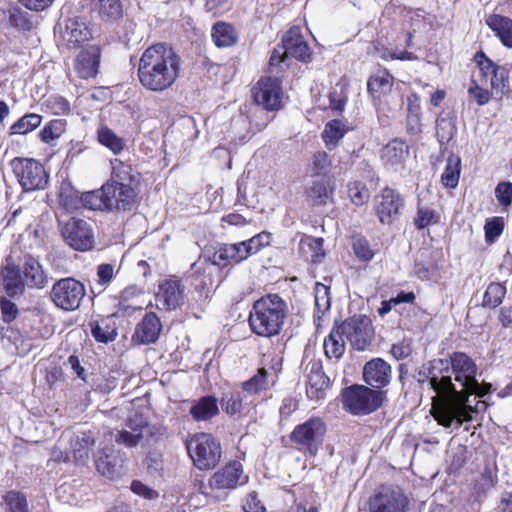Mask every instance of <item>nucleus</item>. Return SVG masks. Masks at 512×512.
Returning <instances> with one entry per match:
<instances>
[{
  "label": "nucleus",
  "instance_id": "obj_1",
  "mask_svg": "<svg viewBox=\"0 0 512 512\" xmlns=\"http://www.w3.org/2000/svg\"><path fill=\"white\" fill-rule=\"evenodd\" d=\"M477 366L465 353L455 352L449 359H436L428 368L429 386L436 392L433 400V417L439 425L459 428L473 421L476 409L469 404L475 394L483 397L476 380Z\"/></svg>",
  "mask_w": 512,
  "mask_h": 512
},
{
  "label": "nucleus",
  "instance_id": "obj_2",
  "mask_svg": "<svg viewBox=\"0 0 512 512\" xmlns=\"http://www.w3.org/2000/svg\"><path fill=\"white\" fill-rule=\"evenodd\" d=\"M181 70V58L167 43L149 46L142 53L137 68V77L151 92H163L174 85Z\"/></svg>",
  "mask_w": 512,
  "mask_h": 512
},
{
  "label": "nucleus",
  "instance_id": "obj_3",
  "mask_svg": "<svg viewBox=\"0 0 512 512\" xmlns=\"http://www.w3.org/2000/svg\"><path fill=\"white\" fill-rule=\"evenodd\" d=\"M288 313L286 302L277 294H268L254 302L249 314L251 330L262 337L277 335Z\"/></svg>",
  "mask_w": 512,
  "mask_h": 512
},
{
  "label": "nucleus",
  "instance_id": "obj_4",
  "mask_svg": "<svg viewBox=\"0 0 512 512\" xmlns=\"http://www.w3.org/2000/svg\"><path fill=\"white\" fill-rule=\"evenodd\" d=\"M186 448L194 466L210 470L220 462L222 449L217 438L208 433H196L186 441Z\"/></svg>",
  "mask_w": 512,
  "mask_h": 512
},
{
  "label": "nucleus",
  "instance_id": "obj_5",
  "mask_svg": "<svg viewBox=\"0 0 512 512\" xmlns=\"http://www.w3.org/2000/svg\"><path fill=\"white\" fill-rule=\"evenodd\" d=\"M294 57L306 62L310 59L311 49L301 35L298 26L291 27L282 38V45L276 47L269 59L270 73H279L283 70V64L288 57Z\"/></svg>",
  "mask_w": 512,
  "mask_h": 512
},
{
  "label": "nucleus",
  "instance_id": "obj_6",
  "mask_svg": "<svg viewBox=\"0 0 512 512\" xmlns=\"http://www.w3.org/2000/svg\"><path fill=\"white\" fill-rule=\"evenodd\" d=\"M326 430V424L322 418L312 417L295 426L290 434V440L298 450L315 456L323 444Z\"/></svg>",
  "mask_w": 512,
  "mask_h": 512
},
{
  "label": "nucleus",
  "instance_id": "obj_7",
  "mask_svg": "<svg viewBox=\"0 0 512 512\" xmlns=\"http://www.w3.org/2000/svg\"><path fill=\"white\" fill-rule=\"evenodd\" d=\"M382 396L381 391L363 385H353L343 390V408L353 415H366L381 406Z\"/></svg>",
  "mask_w": 512,
  "mask_h": 512
},
{
  "label": "nucleus",
  "instance_id": "obj_8",
  "mask_svg": "<svg viewBox=\"0 0 512 512\" xmlns=\"http://www.w3.org/2000/svg\"><path fill=\"white\" fill-rule=\"evenodd\" d=\"M86 295L83 283L72 277L56 281L50 292L53 304L63 311L77 310Z\"/></svg>",
  "mask_w": 512,
  "mask_h": 512
},
{
  "label": "nucleus",
  "instance_id": "obj_9",
  "mask_svg": "<svg viewBox=\"0 0 512 512\" xmlns=\"http://www.w3.org/2000/svg\"><path fill=\"white\" fill-rule=\"evenodd\" d=\"M248 482L242 464L232 461L217 470L209 479V487L218 500H224L231 490Z\"/></svg>",
  "mask_w": 512,
  "mask_h": 512
},
{
  "label": "nucleus",
  "instance_id": "obj_10",
  "mask_svg": "<svg viewBox=\"0 0 512 512\" xmlns=\"http://www.w3.org/2000/svg\"><path fill=\"white\" fill-rule=\"evenodd\" d=\"M475 59L479 67L481 79L486 84H490L491 95L495 99H501L504 93L509 90L508 69L504 66L496 65L482 52L477 53Z\"/></svg>",
  "mask_w": 512,
  "mask_h": 512
},
{
  "label": "nucleus",
  "instance_id": "obj_11",
  "mask_svg": "<svg viewBox=\"0 0 512 512\" xmlns=\"http://www.w3.org/2000/svg\"><path fill=\"white\" fill-rule=\"evenodd\" d=\"M14 172L25 191L42 190L48 184V174L42 164L34 159L15 161Z\"/></svg>",
  "mask_w": 512,
  "mask_h": 512
},
{
  "label": "nucleus",
  "instance_id": "obj_12",
  "mask_svg": "<svg viewBox=\"0 0 512 512\" xmlns=\"http://www.w3.org/2000/svg\"><path fill=\"white\" fill-rule=\"evenodd\" d=\"M408 499L398 486H382L369 499L370 512H406Z\"/></svg>",
  "mask_w": 512,
  "mask_h": 512
},
{
  "label": "nucleus",
  "instance_id": "obj_13",
  "mask_svg": "<svg viewBox=\"0 0 512 512\" xmlns=\"http://www.w3.org/2000/svg\"><path fill=\"white\" fill-rule=\"evenodd\" d=\"M337 326L356 350H365L372 341L373 328L369 318L365 316H353Z\"/></svg>",
  "mask_w": 512,
  "mask_h": 512
},
{
  "label": "nucleus",
  "instance_id": "obj_14",
  "mask_svg": "<svg viewBox=\"0 0 512 512\" xmlns=\"http://www.w3.org/2000/svg\"><path fill=\"white\" fill-rule=\"evenodd\" d=\"M60 231L64 241L75 250L87 251L93 247V230L85 220L70 218L61 224Z\"/></svg>",
  "mask_w": 512,
  "mask_h": 512
},
{
  "label": "nucleus",
  "instance_id": "obj_15",
  "mask_svg": "<svg viewBox=\"0 0 512 512\" xmlns=\"http://www.w3.org/2000/svg\"><path fill=\"white\" fill-rule=\"evenodd\" d=\"M403 207V198L394 189L388 187L382 189L374 200V209L382 224L390 225L395 222Z\"/></svg>",
  "mask_w": 512,
  "mask_h": 512
},
{
  "label": "nucleus",
  "instance_id": "obj_16",
  "mask_svg": "<svg viewBox=\"0 0 512 512\" xmlns=\"http://www.w3.org/2000/svg\"><path fill=\"white\" fill-rule=\"evenodd\" d=\"M151 435L147 421L141 415L135 414L127 419L124 427L117 431L114 438L116 443L132 448L147 441Z\"/></svg>",
  "mask_w": 512,
  "mask_h": 512
},
{
  "label": "nucleus",
  "instance_id": "obj_17",
  "mask_svg": "<svg viewBox=\"0 0 512 512\" xmlns=\"http://www.w3.org/2000/svg\"><path fill=\"white\" fill-rule=\"evenodd\" d=\"M185 300V286L177 278L161 281L155 296L158 309L170 311L180 307Z\"/></svg>",
  "mask_w": 512,
  "mask_h": 512
},
{
  "label": "nucleus",
  "instance_id": "obj_18",
  "mask_svg": "<svg viewBox=\"0 0 512 512\" xmlns=\"http://www.w3.org/2000/svg\"><path fill=\"white\" fill-rule=\"evenodd\" d=\"M282 90L276 77H266L258 81L254 88V99L267 110H278L282 102Z\"/></svg>",
  "mask_w": 512,
  "mask_h": 512
},
{
  "label": "nucleus",
  "instance_id": "obj_19",
  "mask_svg": "<svg viewBox=\"0 0 512 512\" xmlns=\"http://www.w3.org/2000/svg\"><path fill=\"white\" fill-rule=\"evenodd\" d=\"M207 253L211 263L221 267L232 263H240L250 256L244 241L234 244H222L215 248L212 253L210 251H207Z\"/></svg>",
  "mask_w": 512,
  "mask_h": 512
},
{
  "label": "nucleus",
  "instance_id": "obj_20",
  "mask_svg": "<svg viewBox=\"0 0 512 512\" xmlns=\"http://www.w3.org/2000/svg\"><path fill=\"white\" fill-rule=\"evenodd\" d=\"M307 384L306 393L311 400H320L325 397L330 380L323 372L319 361H311L305 368Z\"/></svg>",
  "mask_w": 512,
  "mask_h": 512
},
{
  "label": "nucleus",
  "instance_id": "obj_21",
  "mask_svg": "<svg viewBox=\"0 0 512 512\" xmlns=\"http://www.w3.org/2000/svg\"><path fill=\"white\" fill-rule=\"evenodd\" d=\"M91 38V29L85 21L78 18L68 19L60 35L62 44L69 49L77 48Z\"/></svg>",
  "mask_w": 512,
  "mask_h": 512
},
{
  "label": "nucleus",
  "instance_id": "obj_22",
  "mask_svg": "<svg viewBox=\"0 0 512 512\" xmlns=\"http://www.w3.org/2000/svg\"><path fill=\"white\" fill-rule=\"evenodd\" d=\"M100 55L99 46L89 45L76 56L74 70L83 79L95 77L98 73Z\"/></svg>",
  "mask_w": 512,
  "mask_h": 512
},
{
  "label": "nucleus",
  "instance_id": "obj_23",
  "mask_svg": "<svg viewBox=\"0 0 512 512\" xmlns=\"http://www.w3.org/2000/svg\"><path fill=\"white\" fill-rule=\"evenodd\" d=\"M106 187L110 188L108 198V210H128L135 202L136 194L128 183H118L110 181L106 183Z\"/></svg>",
  "mask_w": 512,
  "mask_h": 512
},
{
  "label": "nucleus",
  "instance_id": "obj_24",
  "mask_svg": "<svg viewBox=\"0 0 512 512\" xmlns=\"http://www.w3.org/2000/svg\"><path fill=\"white\" fill-rule=\"evenodd\" d=\"M365 382L371 387L382 388L391 379V366L380 358L367 362L363 368Z\"/></svg>",
  "mask_w": 512,
  "mask_h": 512
},
{
  "label": "nucleus",
  "instance_id": "obj_25",
  "mask_svg": "<svg viewBox=\"0 0 512 512\" xmlns=\"http://www.w3.org/2000/svg\"><path fill=\"white\" fill-rule=\"evenodd\" d=\"M162 325L153 312L147 313L137 324L132 339L140 344L154 343L161 332Z\"/></svg>",
  "mask_w": 512,
  "mask_h": 512
},
{
  "label": "nucleus",
  "instance_id": "obj_26",
  "mask_svg": "<svg viewBox=\"0 0 512 512\" xmlns=\"http://www.w3.org/2000/svg\"><path fill=\"white\" fill-rule=\"evenodd\" d=\"M0 285L10 297L21 295L25 289L20 269L14 264H7L0 271Z\"/></svg>",
  "mask_w": 512,
  "mask_h": 512
},
{
  "label": "nucleus",
  "instance_id": "obj_27",
  "mask_svg": "<svg viewBox=\"0 0 512 512\" xmlns=\"http://www.w3.org/2000/svg\"><path fill=\"white\" fill-rule=\"evenodd\" d=\"M485 23L505 47L512 48V19L500 14H489L485 17Z\"/></svg>",
  "mask_w": 512,
  "mask_h": 512
},
{
  "label": "nucleus",
  "instance_id": "obj_28",
  "mask_svg": "<svg viewBox=\"0 0 512 512\" xmlns=\"http://www.w3.org/2000/svg\"><path fill=\"white\" fill-rule=\"evenodd\" d=\"M334 192V183L330 177L324 176L316 180L306 189V200L312 205L326 204Z\"/></svg>",
  "mask_w": 512,
  "mask_h": 512
},
{
  "label": "nucleus",
  "instance_id": "obj_29",
  "mask_svg": "<svg viewBox=\"0 0 512 512\" xmlns=\"http://www.w3.org/2000/svg\"><path fill=\"white\" fill-rule=\"evenodd\" d=\"M95 465L97 471L109 479L113 480L121 475V468L117 465V459L111 447H105L95 454Z\"/></svg>",
  "mask_w": 512,
  "mask_h": 512
},
{
  "label": "nucleus",
  "instance_id": "obj_30",
  "mask_svg": "<svg viewBox=\"0 0 512 512\" xmlns=\"http://www.w3.org/2000/svg\"><path fill=\"white\" fill-rule=\"evenodd\" d=\"M22 273L25 284L33 288H44L48 283V277L41 264L33 257H27L23 264Z\"/></svg>",
  "mask_w": 512,
  "mask_h": 512
},
{
  "label": "nucleus",
  "instance_id": "obj_31",
  "mask_svg": "<svg viewBox=\"0 0 512 512\" xmlns=\"http://www.w3.org/2000/svg\"><path fill=\"white\" fill-rule=\"evenodd\" d=\"M58 203L66 212L72 213L82 208V195L70 182L63 181L58 191Z\"/></svg>",
  "mask_w": 512,
  "mask_h": 512
},
{
  "label": "nucleus",
  "instance_id": "obj_32",
  "mask_svg": "<svg viewBox=\"0 0 512 512\" xmlns=\"http://www.w3.org/2000/svg\"><path fill=\"white\" fill-rule=\"evenodd\" d=\"M219 412L217 400L212 396H205L195 402L190 408V414L196 421H207Z\"/></svg>",
  "mask_w": 512,
  "mask_h": 512
},
{
  "label": "nucleus",
  "instance_id": "obj_33",
  "mask_svg": "<svg viewBox=\"0 0 512 512\" xmlns=\"http://www.w3.org/2000/svg\"><path fill=\"white\" fill-rule=\"evenodd\" d=\"M344 335L336 325L324 339V352L329 359H340L345 352Z\"/></svg>",
  "mask_w": 512,
  "mask_h": 512
},
{
  "label": "nucleus",
  "instance_id": "obj_34",
  "mask_svg": "<svg viewBox=\"0 0 512 512\" xmlns=\"http://www.w3.org/2000/svg\"><path fill=\"white\" fill-rule=\"evenodd\" d=\"M95 440L90 432H78L71 439V451L76 461H83L88 458L91 447Z\"/></svg>",
  "mask_w": 512,
  "mask_h": 512
},
{
  "label": "nucleus",
  "instance_id": "obj_35",
  "mask_svg": "<svg viewBox=\"0 0 512 512\" xmlns=\"http://www.w3.org/2000/svg\"><path fill=\"white\" fill-rule=\"evenodd\" d=\"M91 334L97 342L109 343L116 339L118 332L110 319H101L90 323Z\"/></svg>",
  "mask_w": 512,
  "mask_h": 512
},
{
  "label": "nucleus",
  "instance_id": "obj_36",
  "mask_svg": "<svg viewBox=\"0 0 512 512\" xmlns=\"http://www.w3.org/2000/svg\"><path fill=\"white\" fill-rule=\"evenodd\" d=\"M393 85V76L387 72H380L368 80V91L374 100H379L381 96L391 91Z\"/></svg>",
  "mask_w": 512,
  "mask_h": 512
},
{
  "label": "nucleus",
  "instance_id": "obj_37",
  "mask_svg": "<svg viewBox=\"0 0 512 512\" xmlns=\"http://www.w3.org/2000/svg\"><path fill=\"white\" fill-rule=\"evenodd\" d=\"M348 131L344 122L338 119L329 121L322 132V138L328 149H333Z\"/></svg>",
  "mask_w": 512,
  "mask_h": 512
},
{
  "label": "nucleus",
  "instance_id": "obj_38",
  "mask_svg": "<svg viewBox=\"0 0 512 512\" xmlns=\"http://www.w3.org/2000/svg\"><path fill=\"white\" fill-rule=\"evenodd\" d=\"M95 8L102 20L116 21L123 16L121 0H94Z\"/></svg>",
  "mask_w": 512,
  "mask_h": 512
},
{
  "label": "nucleus",
  "instance_id": "obj_39",
  "mask_svg": "<svg viewBox=\"0 0 512 512\" xmlns=\"http://www.w3.org/2000/svg\"><path fill=\"white\" fill-rule=\"evenodd\" d=\"M110 188L104 184L100 189L82 194V207L91 210L108 209L107 194H110Z\"/></svg>",
  "mask_w": 512,
  "mask_h": 512
},
{
  "label": "nucleus",
  "instance_id": "obj_40",
  "mask_svg": "<svg viewBox=\"0 0 512 512\" xmlns=\"http://www.w3.org/2000/svg\"><path fill=\"white\" fill-rule=\"evenodd\" d=\"M268 385L269 373L265 368H260L254 376L242 383V393L248 398L265 391Z\"/></svg>",
  "mask_w": 512,
  "mask_h": 512
},
{
  "label": "nucleus",
  "instance_id": "obj_41",
  "mask_svg": "<svg viewBox=\"0 0 512 512\" xmlns=\"http://www.w3.org/2000/svg\"><path fill=\"white\" fill-rule=\"evenodd\" d=\"M407 153V146L404 142L393 140L383 148L382 159L386 164L396 166L404 161Z\"/></svg>",
  "mask_w": 512,
  "mask_h": 512
},
{
  "label": "nucleus",
  "instance_id": "obj_42",
  "mask_svg": "<svg viewBox=\"0 0 512 512\" xmlns=\"http://www.w3.org/2000/svg\"><path fill=\"white\" fill-rule=\"evenodd\" d=\"M456 119L451 115L440 116L436 120V135L441 145L449 143L456 135Z\"/></svg>",
  "mask_w": 512,
  "mask_h": 512
},
{
  "label": "nucleus",
  "instance_id": "obj_43",
  "mask_svg": "<svg viewBox=\"0 0 512 512\" xmlns=\"http://www.w3.org/2000/svg\"><path fill=\"white\" fill-rule=\"evenodd\" d=\"M461 160L457 155H450L447 158L446 167L441 175V182L448 188H455L460 177Z\"/></svg>",
  "mask_w": 512,
  "mask_h": 512
},
{
  "label": "nucleus",
  "instance_id": "obj_44",
  "mask_svg": "<svg viewBox=\"0 0 512 512\" xmlns=\"http://www.w3.org/2000/svg\"><path fill=\"white\" fill-rule=\"evenodd\" d=\"M316 316L320 319L331 307L330 287L324 283L317 282L314 288Z\"/></svg>",
  "mask_w": 512,
  "mask_h": 512
},
{
  "label": "nucleus",
  "instance_id": "obj_45",
  "mask_svg": "<svg viewBox=\"0 0 512 512\" xmlns=\"http://www.w3.org/2000/svg\"><path fill=\"white\" fill-rule=\"evenodd\" d=\"M97 138L100 144L110 149L114 154L120 153L125 147V141L105 125L99 127Z\"/></svg>",
  "mask_w": 512,
  "mask_h": 512
},
{
  "label": "nucleus",
  "instance_id": "obj_46",
  "mask_svg": "<svg viewBox=\"0 0 512 512\" xmlns=\"http://www.w3.org/2000/svg\"><path fill=\"white\" fill-rule=\"evenodd\" d=\"M212 38L218 47H229L236 42V34L231 25L216 23L212 29Z\"/></svg>",
  "mask_w": 512,
  "mask_h": 512
},
{
  "label": "nucleus",
  "instance_id": "obj_47",
  "mask_svg": "<svg viewBox=\"0 0 512 512\" xmlns=\"http://www.w3.org/2000/svg\"><path fill=\"white\" fill-rule=\"evenodd\" d=\"M67 123L64 119H55L46 124L40 132L41 140L50 145H54L66 131Z\"/></svg>",
  "mask_w": 512,
  "mask_h": 512
},
{
  "label": "nucleus",
  "instance_id": "obj_48",
  "mask_svg": "<svg viewBox=\"0 0 512 512\" xmlns=\"http://www.w3.org/2000/svg\"><path fill=\"white\" fill-rule=\"evenodd\" d=\"M42 117L38 114H26L10 127V134H27L40 126Z\"/></svg>",
  "mask_w": 512,
  "mask_h": 512
},
{
  "label": "nucleus",
  "instance_id": "obj_49",
  "mask_svg": "<svg viewBox=\"0 0 512 512\" xmlns=\"http://www.w3.org/2000/svg\"><path fill=\"white\" fill-rule=\"evenodd\" d=\"M9 23L18 30L30 31L33 23L30 13L19 6H11L8 10Z\"/></svg>",
  "mask_w": 512,
  "mask_h": 512
},
{
  "label": "nucleus",
  "instance_id": "obj_50",
  "mask_svg": "<svg viewBox=\"0 0 512 512\" xmlns=\"http://www.w3.org/2000/svg\"><path fill=\"white\" fill-rule=\"evenodd\" d=\"M112 165V181L118 183H132L135 181L136 176L130 164L124 163L119 159L111 161Z\"/></svg>",
  "mask_w": 512,
  "mask_h": 512
},
{
  "label": "nucleus",
  "instance_id": "obj_51",
  "mask_svg": "<svg viewBox=\"0 0 512 512\" xmlns=\"http://www.w3.org/2000/svg\"><path fill=\"white\" fill-rule=\"evenodd\" d=\"M506 295V288L500 283H490L484 293L483 303L484 307L496 308L498 307Z\"/></svg>",
  "mask_w": 512,
  "mask_h": 512
},
{
  "label": "nucleus",
  "instance_id": "obj_52",
  "mask_svg": "<svg viewBox=\"0 0 512 512\" xmlns=\"http://www.w3.org/2000/svg\"><path fill=\"white\" fill-rule=\"evenodd\" d=\"M244 402L246 404L248 403L246 395H242L239 392H232L223 396L221 406L226 413L234 415L242 410ZM251 402L252 401H249V403Z\"/></svg>",
  "mask_w": 512,
  "mask_h": 512
},
{
  "label": "nucleus",
  "instance_id": "obj_53",
  "mask_svg": "<svg viewBox=\"0 0 512 512\" xmlns=\"http://www.w3.org/2000/svg\"><path fill=\"white\" fill-rule=\"evenodd\" d=\"M348 196L353 204L362 206L368 202L370 192L365 183L353 181L348 184Z\"/></svg>",
  "mask_w": 512,
  "mask_h": 512
},
{
  "label": "nucleus",
  "instance_id": "obj_54",
  "mask_svg": "<svg viewBox=\"0 0 512 512\" xmlns=\"http://www.w3.org/2000/svg\"><path fill=\"white\" fill-rule=\"evenodd\" d=\"M487 84L482 80L473 79L469 88V95L475 100V102L479 106L486 105L491 98H494L491 95V90L489 91L485 86Z\"/></svg>",
  "mask_w": 512,
  "mask_h": 512
},
{
  "label": "nucleus",
  "instance_id": "obj_55",
  "mask_svg": "<svg viewBox=\"0 0 512 512\" xmlns=\"http://www.w3.org/2000/svg\"><path fill=\"white\" fill-rule=\"evenodd\" d=\"M7 512H28V503L24 494L17 491H9L4 496Z\"/></svg>",
  "mask_w": 512,
  "mask_h": 512
},
{
  "label": "nucleus",
  "instance_id": "obj_56",
  "mask_svg": "<svg viewBox=\"0 0 512 512\" xmlns=\"http://www.w3.org/2000/svg\"><path fill=\"white\" fill-rule=\"evenodd\" d=\"M495 197L504 209L510 207L512 205V182H499L495 188Z\"/></svg>",
  "mask_w": 512,
  "mask_h": 512
},
{
  "label": "nucleus",
  "instance_id": "obj_57",
  "mask_svg": "<svg viewBox=\"0 0 512 512\" xmlns=\"http://www.w3.org/2000/svg\"><path fill=\"white\" fill-rule=\"evenodd\" d=\"M47 109L55 115H64L69 112V102L60 95H51L45 100Z\"/></svg>",
  "mask_w": 512,
  "mask_h": 512
},
{
  "label": "nucleus",
  "instance_id": "obj_58",
  "mask_svg": "<svg viewBox=\"0 0 512 512\" xmlns=\"http://www.w3.org/2000/svg\"><path fill=\"white\" fill-rule=\"evenodd\" d=\"M484 229L486 242L492 243L502 234L504 229V221L500 217H494L486 222Z\"/></svg>",
  "mask_w": 512,
  "mask_h": 512
},
{
  "label": "nucleus",
  "instance_id": "obj_59",
  "mask_svg": "<svg viewBox=\"0 0 512 512\" xmlns=\"http://www.w3.org/2000/svg\"><path fill=\"white\" fill-rule=\"evenodd\" d=\"M353 251L358 259L362 261H369L373 258L374 252L370 248L368 241L363 237H356L353 239Z\"/></svg>",
  "mask_w": 512,
  "mask_h": 512
},
{
  "label": "nucleus",
  "instance_id": "obj_60",
  "mask_svg": "<svg viewBox=\"0 0 512 512\" xmlns=\"http://www.w3.org/2000/svg\"><path fill=\"white\" fill-rule=\"evenodd\" d=\"M270 234L266 232H261L252 238L244 241L248 252L251 255L256 254L259 252L262 248L268 246L270 244Z\"/></svg>",
  "mask_w": 512,
  "mask_h": 512
},
{
  "label": "nucleus",
  "instance_id": "obj_61",
  "mask_svg": "<svg viewBox=\"0 0 512 512\" xmlns=\"http://www.w3.org/2000/svg\"><path fill=\"white\" fill-rule=\"evenodd\" d=\"M436 222V213L433 209L419 207L416 217L414 218V224L418 229H424L427 226Z\"/></svg>",
  "mask_w": 512,
  "mask_h": 512
},
{
  "label": "nucleus",
  "instance_id": "obj_62",
  "mask_svg": "<svg viewBox=\"0 0 512 512\" xmlns=\"http://www.w3.org/2000/svg\"><path fill=\"white\" fill-rule=\"evenodd\" d=\"M408 120L418 125L420 122V98L416 93H411L407 98Z\"/></svg>",
  "mask_w": 512,
  "mask_h": 512
},
{
  "label": "nucleus",
  "instance_id": "obj_63",
  "mask_svg": "<svg viewBox=\"0 0 512 512\" xmlns=\"http://www.w3.org/2000/svg\"><path fill=\"white\" fill-rule=\"evenodd\" d=\"M331 166L329 156L324 151H318L312 158V169L314 175H319Z\"/></svg>",
  "mask_w": 512,
  "mask_h": 512
},
{
  "label": "nucleus",
  "instance_id": "obj_64",
  "mask_svg": "<svg viewBox=\"0 0 512 512\" xmlns=\"http://www.w3.org/2000/svg\"><path fill=\"white\" fill-rule=\"evenodd\" d=\"M0 308L2 319L7 323L13 321L18 316L19 312L16 304L6 298L0 300Z\"/></svg>",
  "mask_w": 512,
  "mask_h": 512
}]
</instances>
